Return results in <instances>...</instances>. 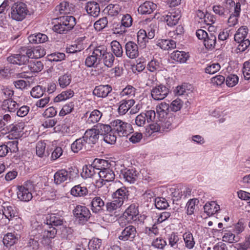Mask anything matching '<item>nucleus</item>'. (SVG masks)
Here are the masks:
<instances>
[{
	"label": "nucleus",
	"instance_id": "1",
	"mask_svg": "<svg viewBox=\"0 0 250 250\" xmlns=\"http://www.w3.org/2000/svg\"><path fill=\"white\" fill-rule=\"evenodd\" d=\"M111 125L98 124L92 129H88L82 138H79V150L86 149L90 144H94L98 141L99 135L104 136V140L107 144H113L116 141V137L112 133Z\"/></svg>",
	"mask_w": 250,
	"mask_h": 250
},
{
	"label": "nucleus",
	"instance_id": "2",
	"mask_svg": "<svg viewBox=\"0 0 250 250\" xmlns=\"http://www.w3.org/2000/svg\"><path fill=\"white\" fill-rule=\"evenodd\" d=\"M28 12L26 4L21 1H17L11 6L9 16L13 20L22 21L25 18Z\"/></svg>",
	"mask_w": 250,
	"mask_h": 250
},
{
	"label": "nucleus",
	"instance_id": "3",
	"mask_svg": "<svg viewBox=\"0 0 250 250\" xmlns=\"http://www.w3.org/2000/svg\"><path fill=\"white\" fill-rule=\"evenodd\" d=\"M112 127V133L117 137L127 136L131 133L133 129L132 125L126 122H124L121 120H115L111 122Z\"/></svg>",
	"mask_w": 250,
	"mask_h": 250
},
{
	"label": "nucleus",
	"instance_id": "4",
	"mask_svg": "<svg viewBox=\"0 0 250 250\" xmlns=\"http://www.w3.org/2000/svg\"><path fill=\"white\" fill-rule=\"evenodd\" d=\"M248 33V28L246 26H242L236 31L234 39L236 42L239 43L237 48L238 52L245 51L250 45V41L246 39Z\"/></svg>",
	"mask_w": 250,
	"mask_h": 250
},
{
	"label": "nucleus",
	"instance_id": "5",
	"mask_svg": "<svg viewBox=\"0 0 250 250\" xmlns=\"http://www.w3.org/2000/svg\"><path fill=\"white\" fill-rule=\"evenodd\" d=\"M79 202H85L84 203H104L103 196L102 198L89 190L87 187H82L79 185Z\"/></svg>",
	"mask_w": 250,
	"mask_h": 250
},
{
	"label": "nucleus",
	"instance_id": "6",
	"mask_svg": "<svg viewBox=\"0 0 250 250\" xmlns=\"http://www.w3.org/2000/svg\"><path fill=\"white\" fill-rule=\"evenodd\" d=\"M79 116L81 117V124L83 123L85 127H87L88 125L94 124L98 122L103 116L102 113L99 110L95 109L90 114L88 111L84 112L81 110L80 111Z\"/></svg>",
	"mask_w": 250,
	"mask_h": 250
},
{
	"label": "nucleus",
	"instance_id": "7",
	"mask_svg": "<svg viewBox=\"0 0 250 250\" xmlns=\"http://www.w3.org/2000/svg\"><path fill=\"white\" fill-rule=\"evenodd\" d=\"M155 33L154 25L152 24L148 27L146 30L140 29L137 33V41L140 47L145 48L148 40L154 37Z\"/></svg>",
	"mask_w": 250,
	"mask_h": 250
},
{
	"label": "nucleus",
	"instance_id": "8",
	"mask_svg": "<svg viewBox=\"0 0 250 250\" xmlns=\"http://www.w3.org/2000/svg\"><path fill=\"white\" fill-rule=\"evenodd\" d=\"M133 22V19L129 14L123 15L121 22L117 24L114 28V33L120 35L125 34L126 31V28L130 27Z\"/></svg>",
	"mask_w": 250,
	"mask_h": 250
},
{
	"label": "nucleus",
	"instance_id": "9",
	"mask_svg": "<svg viewBox=\"0 0 250 250\" xmlns=\"http://www.w3.org/2000/svg\"><path fill=\"white\" fill-rule=\"evenodd\" d=\"M169 92V88L166 85L160 84L153 87L151 90L152 98L156 101L164 99Z\"/></svg>",
	"mask_w": 250,
	"mask_h": 250
},
{
	"label": "nucleus",
	"instance_id": "10",
	"mask_svg": "<svg viewBox=\"0 0 250 250\" xmlns=\"http://www.w3.org/2000/svg\"><path fill=\"white\" fill-rule=\"evenodd\" d=\"M233 0H225L222 6L216 5L213 6V10L216 14L222 17H226L230 12V8L235 5Z\"/></svg>",
	"mask_w": 250,
	"mask_h": 250
},
{
	"label": "nucleus",
	"instance_id": "11",
	"mask_svg": "<svg viewBox=\"0 0 250 250\" xmlns=\"http://www.w3.org/2000/svg\"><path fill=\"white\" fill-rule=\"evenodd\" d=\"M102 240L100 239L93 238L90 241L86 239H82L81 245H79V250H86L88 246L89 250H98L102 245Z\"/></svg>",
	"mask_w": 250,
	"mask_h": 250
},
{
	"label": "nucleus",
	"instance_id": "12",
	"mask_svg": "<svg viewBox=\"0 0 250 250\" xmlns=\"http://www.w3.org/2000/svg\"><path fill=\"white\" fill-rule=\"evenodd\" d=\"M112 196L113 199V202L115 203H124L128 201L129 191L127 188L123 187L114 192Z\"/></svg>",
	"mask_w": 250,
	"mask_h": 250
},
{
	"label": "nucleus",
	"instance_id": "13",
	"mask_svg": "<svg viewBox=\"0 0 250 250\" xmlns=\"http://www.w3.org/2000/svg\"><path fill=\"white\" fill-rule=\"evenodd\" d=\"M29 58H30V57L26 54L25 51V54L20 53L10 56L7 58V61L11 63L21 65L29 62Z\"/></svg>",
	"mask_w": 250,
	"mask_h": 250
},
{
	"label": "nucleus",
	"instance_id": "14",
	"mask_svg": "<svg viewBox=\"0 0 250 250\" xmlns=\"http://www.w3.org/2000/svg\"><path fill=\"white\" fill-rule=\"evenodd\" d=\"M125 52L126 56L131 59H136L139 55L138 46L132 41H129L125 43Z\"/></svg>",
	"mask_w": 250,
	"mask_h": 250
},
{
	"label": "nucleus",
	"instance_id": "15",
	"mask_svg": "<svg viewBox=\"0 0 250 250\" xmlns=\"http://www.w3.org/2000/svg\"><path fill=\"white\" fill-rule=\"evenodd\" d=\"M136 228L133 226H129L125 227L121 232V234L119 236V240L125 241H132L136 235Z\"/></svg>",
	"mask_w": 250,
	"mask_h": 250
},
{
	"label": "nucleus",
	"instance_id": "16",
	"mask_svg": "<svg viewBox=\"0 0 250 250\" xmlns=\"http://www.w3.org/2000/svg\"><path fill=\"white\" fill-rule=\"evenodd\" d=\"M205 47L208 49L212 50L216 46L218 49L221 48L223 45V43L219 45L216 40V36L214 33L209 32L208 36L204 41Z\"/></svg>",
	"mask_w": 250,
	"mask_h": 250
},
{
	"label": "nucleus",
	"instance_id": "17",
	"mask_svg": "<svg viewBox=\"0 0 250 250\" xmlns=\"http://www.w3.org/2000/svg\"><path fill=\"white\" fill-rule=\"evenodd\" d=\"M142 200L145 203L153 202L154 203H168L165 198L156 197L154 193L151 190H147L142 195Z\"/></svg>",
	"mask_w": 250,
	"mask_h": 250
},
{
	"label": "nucleus",
	"instance_id": "18",
	"mask_svg": "<svg viewBox=\"0 0 250 250\" xmlns=\"http://www.w3.org/2000/svg\"><path fill=\"white\" fill-rule=\"evenodd\" d=\"M112 90V87L108 84L100 85L95 87L93 90V95L99 98H105Z\"/></svg>",
	"mask_w": 250,
	"mask_h": 250
},
{
	"label": "nucleus",
	"instance_id": "19",
	"mask_svg": "<svg viewBox=\"0 0 250 250\" xmlns=\"http://www.w3.org/2000/svg\"><path fill=\"white\" fill-rule=\"evenodd\" d=\"M135 101L131 99L129 100H122L119 103V107L117 110L120 115H124L132 107L134 104Z\"/></svg>",
	"mask_w": 250,
	"mask_h": 250
},
{
	"label": "nucleus",
	"instance_id": "20",
	"mask_svg": "<svg viewBox=\"0 0 250 250\" xmlns=\"http://www.w3.org/2000/svg\"><path fill=\"white\" fill-rule=\"evenodd\" d=\"M123 176L125 180L130 183H134L137 176V171L134 169H128L123 167L121 169L120 176Z\"/></svg>",
	"mask_w": 250,
	"mask_h": 250
},
{
	"label": "nucleus",
	"instance_id": "21",
	"mask_svg": "<svg viewBox=\"0 0 250 250\" xmlns=\"http://www.w3.org/2000/svg\"><path fill=\"white\" fill-rule=\"evenodd\" d=\"M234 12L229 16L228 20L229 26H234L238 23V18L240 17L241 12V4L239 2L235 3L233 6Z\"/></svg>",
	"mask_w": 250,
	"mask_h": 250
},
{
	"label": "nucleus",
	"instance_id": "22",
	"mask_svg": "<svg viewBox=\"0 0 250 250\" xmlns=\"http://www.w3.org/2000/svg\"><path fill=\"white\" fill-rule=\"evenodd\" d=\"M87 14L93 17H97L100 12L99 4L95 1H89L86 3L84 8Z\"/></svg>",
	"mask_w": 250,
	"mask_h": 250
},
{
	"label": "nucleus",
	"instance_id": "23",
	"mask_svg": "<svg viewBox=\"0 0 250 250\" xmlns=\"http://www.w3.org/2000/svg\"><path fill=\"white\" fill-rule=\"evenodd\" d=\"M57 232V229L53 227H49L48 229H43L42 243L45 245H49L50 240L55 237Z\"/></svg>",
	"mask_w": 250,
	"mask_h": 250
},
{
	"label": "nucleus",
	"instance_id": "24",
	"mask_svg": "<svg viewBox=\"0 0 250 250\" xmlns=\"http://www.w3.org/2000/svg\"><path fill=\"white\" fill-rule=\"evenodd\" d=\"M3 214L5 217L7 218L9 221H11V224H13L15 221H19L20 220V218H16L18 216V212L16 208L14 206H7L6 208H4L3 211Z\"/></svg>",
	"mask_w": 250,
	"mask_h": 250
},
{
	"label": "nucleus",
	"instance_id": "25",
	"mask_svg": "<svg viewBox=\"0 0 250 250\" xmlns=\"http://www.w3.org/2000/svg\"><path fill=\"white\" fill-rule=\"evenodd\" d=\"M24 128V124L22 122L12 124L8 127L9 132L13 135L15 138H18L21 136Z\"/></svg>",
	"mask_w": 250,
	"mask_h": 250
},
{
	"label": "nucleus",
	"instance_id": "26",
	"mask_svg": "<svg viewBox=\"0 0 250 250\" xmlns=\"http://www.w3.org/2000/svg\"><path fill=\"white\" fill-rule=\"evenodd\" d=\"M26 54L30 57V58H40L44 56L45 54V50L43 47L38 46L33 49H26Z\"/></svg>",
	"mask_w": 250,
	"mask_h": 250
},
{
	"label": "nucleus",
	"instance_id": "27",
	"mask_svg": "<svg viewBox=\"0 0 250 250\" xmlns=\"http://www.w3.org/2000/svg\"><path fill=\"white\" fill-rule=\"evenodd\" d=\"M189 57V55L188 52L182 51L175 50L170 54V58L172 60L180 63L186 62Z\"/></svg>",
	"mask_w": 250,
	"mask_h": 250
},
{
	"label": "nucleus",
	"instance_id": "28",
	"mask_svg": "<svg viewBox=\"0 0 250 250\" xmlns=\"http://www.w3.org/2000/svg\"><path fill=\"white\" fill-rule=\"evenodd\" d=\"M19 107V105L11 99L4 100L1 105L3 110L10 113L15 112Z\"/></svg>",
	"mask_w": 250,
	"mask_h": 250
},
{
	"label": "nucleus",
	"instance_id": "29",
	"mask_svg": "<svg viewBox=\"0 0 250 250\" xmlns=\"http://www.w3.org/2000/svg\"><path fill=\"white\" fill-rule=\"evenodd\" d=\"M123 214L127 217V220L129 221H135L139 214L138 208L135 206V204H131Z\"/></svg>",
	"mask_w": 250,
	"mask_h": 250
},
{
	"label": "nucleus",
	"instance_id": "30",
	"mask_svg": "<svg viewBox=\"0 0 250 250\" xmlns=\"http://www.w3.org/2000/svg\"><path fill=\"white\" fill-rule=\"evenodd\" d=\"M63 218L58 214L52 213L46 217V224L52 226H58L62 225Z\"/></svg>",
	"mask_w": 250,
	"mask_h": 250
},
{
	"label": "nucleus",
	"instance_id": "31",
	"mask_svg": "<svg viewBox=\"0 0 250 250\" xmlns=\"http://www.w3.org/2000/svg\"><path fill=\"white\" fill-rule=\"evenodd\" d=\"M98 174L102 180L106 182L112 181L115 178L114 172L109 167L103 168L102 171H99Z\"/></svg>",
	"mask_w": 250,
	"mask_h": 250
},
{
	"label": "nucleus",
	"instance_id": "32",
	"mask_svg": "<svg viewBox=\"0 0 250 250\" xmlns=\"http://www.w3.org/2000/svg\"><path fill=\"white\" fill-rule=\"evenodd\" d=\"M156 5L151 1H146L138 8V11L142 14H149L155 9Z\"/></svg>",
	"mask_w": 250,
	"mask_h": 250
},
{
	"label": "nucleus",
	"instance_id": "33",
	"mask_svg": "<svg viewBox=\"0 0 250 250\" xmlns=\"http://www.w3.org/2000/svg\"><path fill=\"white\" fill-rule=\"evenodd\" d=\"M156 44L163 50L174 49L176 47V42L172 40L168 39L159 40Z\"/></svg>",
	"mask_w": 250,
	"mask_h": 250
},
{
	"label": "nucleus",
	"instance_id": "34",
	"mask_svg": "<svg viewBox=\"0 0 250 250\" xmlns=\"http://www.w3.org/2000/svg\"><path fill=\"white\" fill-rule=\"evenodd\" d=\"M146 69L152 73H156L162 69V64L156 59L153 58L149 61L146 66Z\"/></svg>",
	"mask_w": 250,
	"mask_h": 250
},
{
	"label": "nucleus",
	"instance_id": "35",
	"mask_svg": "<svg viewBox=\"0 0 250 250\" xmlns=\"http://www.w3.org/2000/svg\"><path fill=\"white\" fill-rule=\"evenodd\" d=\"M24 188H18V198L22 202H29L33 198L32 194Z\"/></svg>",
	"mask_w": 250,
	"mask_h": 250
},
{
	"label": "nucleus",
	"instance_id": "36",
	"mask_svg": "<svg viewBox=\"0 0 250 250\" xmlns=\"http://www.w3.org/2000/svg\"><path fill=\"white\" fill-rule=\"evenodd\" d=\"M48 39L47 36L42 33H39L31 35L28 37V40L32 43H41L45 42Z\"/></svg>",
	"mask_w": 250,
	"mask_h": 250
},
{
	"label": "nucleus",
	"instance_id": "37",
	"mask_svg": "<svg viewBox=\"0 0 250 250\" xmlns=\"http://www.w3.org/2000/svg\"><path fill=\"white\" fill-rule=\"evenodd\" d=\"M18 237L17 234L13 233H8L4 235L3 238V243L7 247L13 246L18 241Z\"/></svg>",
	"mask_w": 250,
	"mask_h": 250
},
{
	"label": "nucleus",
	"instance_id": "38",
	"mask_svg": "<svg viewBox=\"0 0 250 250\" xmlns=\"http://www.w3.org/2000/svg\"><path fill=\"white\" fill-rule=\"evenodd\" d=\"M107 52V47L104 45H98L93 49V54L96 55L100 62Z\"/></svg>",
	"mask_w": 250,
	"mask_h": 250
},
{
	"label": "nucleus",
	"instance_id": "39",
	"mask_svg": "<svg viewBox=\"0 0 250 250\" xmlns=\"http://www.w3.org/2000/svg\"><path fill=\"white\" fill-rule=\"evenodd\" d=\"M57 20L60 21V23L62 24H65L67 26L72 29L76 24V19L72 16H63L57 19Z\"/></svg>",
	"mask_w": 250,
	"mask_h": 250
},
{
	"label": "nucleus",
	"instance_id": "40",
	"mask_svg": "<svg viewBox=\"0 0 250 250\" xmlns=\"http://www.w3.org/2000/svg\"><path fill=\"white\" fill-rule=\"evenodd\" d=\"M54 182L56 184H60L68 178V172L64 169L57 171L54 174Z\"/></svg>",
	"mask_w": 250,
	"mask_h": 250
},
{
	"label": "nucleus",
	"instance_id": "41",
	"mask_svg": "<svg viewBox=\"0 0 250 250\" xmlns=\"http://www.w3.org/2000/svg\"><path fill=\"white\" fill-rule=\"evenodd\" d=\"M111 51L114 55L118 58L123 56L124 51L122 45L117 41L111 42Z\"/></svg>",
	"mask_w": 250,
	"mask_h": 250
},
{
	"label": "nucleus",
	"instance_id": "42",
	"mask_svg": "<svg viewBox=\"0 0 250 250\" xmlns=\"http://www.w3.org/2000/svg\"><path fill=\"white\" fill-rule=\"evenodd\" d=\"M28 67L31 72L38 73L43 69V64L40 61L31 60L28 62Z\"/></svg>",
	"mask_w": 250,
	"mask_h": 250
},
{
	"label": "nucleus",
	"instance_id": "43",
	"mask_svg": "<svg viewBox=\"0 0 250 250\" xmlns=\"http://www.w3.org/2000/svg\"><path fill=\"white\" fill-rule=\"evenodd\" d=\"M43 232V229L42 227L37 224L32 227V229L29 233V236L31 238L34 237L36 239H42Z\"/></svg>",
	"mask_w": 250,
	"mask_h": 250
},
{
	"label": "nucleus",
	"instance_id": "44",
	"mask_svg": "<svg viewBox=\"0 0 250 250\" xmlns=\"http://www.w3.org/2000/svg\"><path fill=\"white\" fill-rule=\"evenodd\" d=\"M204 209L208 215L211 216L220 210V206L219 204H205Z\"/></svg>",
	"mask_w": 250,
	"mask_h": 250
},
{
	"label": "nucleus",
	"instance_id": "45",
	"mask_svg": "<svg viewBox=\"0 0 250 250\" xmlns=\"http://www.w3.org/2000/svg\"><path fill=\"white\" fill-rule=\"evenodd\" d=\"M180 18V16L179 15L170 13V14L167 15L164 19L168 26H172L175 25L178 23Z\"/></svg>",
	"mask_w": 250,
	"mask_h": 250
},
{
	"label": "nucleus",
	"instance_id": "46",
	"mask_svg": "<svg viewBox=\"0 0 250 250\" xmlns=\"http://www.w3.org/2000/svg\"><path fill=\"white\" fill-rule=\"evenodd\" d=\"M183 238L186 248L188 249H192L195 245L193 237L191 233L187 232L183 234Z\"/></svg>",
	"mask_w": 250,
	"mask_h": 250
},
{
	"label": "nucleus",
	"instance_id": "47",
	"mask_svg": "<svg viewBox=\"0 0 250 250\" xmlns=\"http://www.w3.org/2000/svg\"><path fill=\"white\" fill-rule=\"evenodd\" d=\"M108 165L107 161L104 159H95L91 166H93L94 170L96 169L97 170L102 171L103 168L108 167Z\"/></svg>",
	"mask_w": 250,
	"mask_h": 250
},
{
	"label": "nucleus",
	"instance_id": "48",
	"mask_svg": "<svg viewBox=\"0 0 250 250\" xmlns=\"http://www.w3.org/2000/svg\"><path fill=\"white\" fill-rule=\"evenodd\" d=\"M90 217L89 210L84 207H81V212H79V224H84Z\"/></svg>",
	"mask_w": 250,
	"mask_h": 250
},
{
	"label": "nucleus",
	"instance_id": "49",
	"mask_svg": "<svg viewBox=\"0 0 250 250\" xmlns=\"http://www.w3.org/2000/svg\"><path fill=\"white\" fill-rule=\"evenodd\" d=\"M74 95V92L71 90H68L62 91L54 99L55 102H59L62 101L66 100L67 99L71 98Z\"/></svg>",
	"mask_w": 250,
	"mask_h": 250
},
{
	"label": "nucleus",
	"instance_id": "50",
	"mask_svg": "<svg viewBox=\"0 0 250 250\" xmlns=\"http://www.w3.org/2000/svg\"><path fill=\"white\" fill-rule=\"evenodd\" d=\"M18 142L17 141L9 142L7 145H2L0 146V157L5 156L9 151H11L10 146H17Z\"/></svg>",
	"mask_w": 250,
	"mask_h": 250
},
{
	"label": "nucleus",
	"instance_id": "51",
	"mask_svg": "<svg viewBox=\"0 0 250 250\" xmlns=\"http://www.w3.org/2000/svg\"><path fill=\"white\" fill-rule=\"evenodd\" d=\"M45 91V87L41 85H37L32 88L30 94L33 98H39L43 95Z\"/></svg>",
	"mask_w": 250,
	"mask_h": 250
},
{
	"label": "nucleus",
	"instance_id": "52",
	"mask_svg": "<svg viewBox=\"0 0 250 250\" xmlns=\"http://www.w3.org/2000/svg\"><path fill=\"white\" fill-rule=\"evenodd\" d=\"M46 144L43 142H39L36 146V154L40 157L48 156L49 154L45 152Z\"/></svg>",
	"mask_w": 250,
	"mask_h": 250
},
{
	"label": "nucleus",
	"instance_id": "53",
	"mask_svg": "<svg viewBox=\"0 0 250 250\" xmlns=\"http://www.w3.org/2000/svg\"><path fill=\"white\" fill-rule=\"evenodd\" d=\"M120 9L118 4H110L105 7L104 11L108 13V15L112 17L117 16L119 14Z\"/></svg>",
	"mask_w": 250,
	"mask_h": 250
},
{
	"label": "nucleus",
	"instance_id": "54",
	"mask_svg": "<svg viewBox=\"0 0 250 250\" xmlns=\"http://www.w3.org/2000/svg\"><path fill=\"white\" fill-rule=\"evenodd\" d=\"M95 174L93 166L91 165L85 166L83 167L82 171L81 173V177L83 179L90 177Z\"/></svg>",
	"mask_w": 250,
	"mask_h": 250
},
{
	"label": "nucleus",
	"instance_id": "55",
	"mask_svg": "<svg viewBox=\"0 0 250 250\" xmlns=\"http://www.w3.org/2000/svg\"><path fill=\"white\" fill-rule=\"evenodd\" d=\"M57 21V23L55 24L53 27V30L59 34H64L66 33L71 29L66 25L65 24L60 23V21Z\"/></svg>",
	"mask_w": 250,
	"mask_h": 250
},
{
	"label": "nucleus",
	"instance_id": "56",
	"mask_svg": "<svg viewBox=\"0 0 250 250\" xmlns=\"http://www.w3.org/2000/svg\"><path fill=\"white\" fill-rule=\"evenodd\" d=\"M107 24V18L106 17H103L94 23V27L96 30L100 31L105 28Z\"/></svg>",
	"mask_w": 250,
	"mask_h": 250
},
{
	"label": "nucleus",
	"instance_id": "57",
	"mask_svg": "<svg viewBox=\"0 0 250 250\" xmlns=\"http://www.w3.org/2000/svg\"><path fill=\"white\" fill-rule=\"evenodd\" d=\"M102 60H103L104 64L106 66L108 67H111L113 65L115 57L112 53L108 52L105 54V55L102 58Z\"/></svg>",
	"mask_w": 250,
	"mask_h": 250
},
{
	"label": "nucleus",
	"instance_id": "58",
	"mask_svg": "<svg viewBox=\"0 0 250 250\" xmlns=\"http://www.w3.org/2000/svg\"><path fill=\"white\" fill-rule=\"evenodd\" d=\"M100 62V61L98 60V58L93 53L91 55L88 56L85 61V65L89 67L97 66Z\"/></svg>",
	"mask_w": 250,
	"mask_h": 250
},
{
	"label": "nucleus",
	"instance_id": "59",
	"mask_svg": "<svg viewBox=\"0 0 250 250\" xmlns=\"http://www.w3.org/2000/svg\"><path fill=\"white\" fill-rule=\"evenodd\" d=\"M239 81V77L235 74L229 75L225 80L226 85L229 87H232L236 85Z\"/></svg>",
	"mask_w": 250,
	"mask_h": 250
},
{
	"label": "nucleus",
	"instance_id": "60",
	"mask_svg": "<svg viewBox=\"0 0 250 250\" xmlns=\"http://www.w3.org/2000/svg\"><path fill=\"white\" fill-rule=\"evenodd\" d=\"M156 110L160 114H162L163 116L167 115L170 110V105L166 103H161L156 107Z\"/></svg>",
	"mask_w": 250,
	"mask_h": 250
},
{
	"label": "nucleus",
	"instance_id": "61",
	"mask_svg": "<svg viewBox=\"0 0 250 250\" xmlns=\"http://www.w3.org/2000/svg\"><path fill=\"white\" fill-rule=\"evenodd\" d=\"M136 93V88L130 85H127L121 92L122 96H127L128 97H134Z\"/></svg>",
	"mask_w": 250,
	"mask_h": 250
},
{
	"label": "nucleus",
	"instance_id": "62",
	"mask_svg": "<svg viewBox=\"0 0 250 250\" xmlns=\"http://www.w3.org/2000/svg\"><path fill=\"white\" fill-rule=\"evenodd\" d=\"M238 237L231 231H227L223 236V241L232 243L238 241Z\"/></svg>",
	"mask_w": 250,
	"mask_h": 250
},
{
	"label": "nucleus",
	"instance_id": "63",
	"mask_svg": "<svg viewBox=\"0 0 250 250\" xmlns=\"http://www.w3.org/2000/svg\"><path fill=\"white\" fill-rule=\"evenodd\" d=\"M69 6V5L68 2L63 1L57 7L56 10H58L59 13L61 14L69 13L71 10Z\"/></svg>",
	"mask_w": 250,
	"mask_h": 250
},
{
	"label": "nucleus",
	"instance_id": "64",
	"mask_svg": "<svg viewBox=\"0 0 250 250\" xmlns=\"http://www.w3.org/2000/svg\"><path fill=\"white\" fill-rule=\"evenodd\" d=\"M183 106V102L179 98L173 101L170 104V111L177 112L181 109Z\"/></svg>",
	"mask_w": 250,
	"mask_h": 250
}]
</instances>
